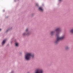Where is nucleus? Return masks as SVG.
Masks as SVG:
<instances>
[{
	"instance_id": "nucleus-2",
	"label": "nucleus",
	"mask_w": 73,
	"mask_h": 73,
	"mask_svg": "<svg viewBox=\"0 0 73 73\" xmlns=\"http://www.w3.org/2000/svg\"><path fill=\"white\" fill-rule=\"evenodd\" d=\"M34 56V55H32L31 53H28L25 56V58L27 60H29L32 57L33 58Z\"/></svg>"
},
{
	"instance_id": "nucleus-8",
	"label": "nucleus",
	"mask_w": 73,
	"mask_h": 73,
	"mask_svg": "<svg viewBox=\"0 0 73 73\" xmlns=\"http://www.w3.org/2000/svg\"><path fill=\"white\" fill-rule=\"evenodd\" d=\"M15 45L16 46H18V45H19V44L17 42H16L15 43Z\"/></svg>"
},
{
	"instance_id": "nucleus-4",
	"label": "nucleus",
	"mask_w": 73,
	"mask_h": 73,
	"mask_svg": "<svg viewBox=\"0 0 73 73\" xmlns=\"http://www.w3.org/2000/svg\"><path fill=\"white\" fill-rule=\"evenodd\" d=\"M28 29H26V32H27V34H26L27 35H29V34H30V33L28 32Z\"/></svg>"
},
{
	"instance_id": "nucleus-7",
	"label": "nucleus",
	"mask_w": 73,
	"mask_h": 73,
	"mask_svg": "<svg viewBox=\"0 0 73 73\" xmlns=\"http://www.w3.org/2000/svg\"><path fill=\"white\" fill-rule=\"evenodd\" d=\"M70 33H73V28L72 29L70 30Z\"/></svg>"
},
{
	"instance_id": "nucleus-1",
	"label": "nucleus",
	"mask_w": 73,
	"mask_h": 73,
	"mask_svg": "<svg viewBox=\"0 0 73 73\" xmlns=\"http://www.w3.org/2000/svg\"><path fill=\"white\" fill-rule=\"evenodd\" d=\"M61 30L60 28H58L57 29H56L54 31H51L50 33V35L51 36H53L54 35V34L55 33V32H56V36H57L56 40L55 42L56 44L58 43V42L60 41V40H64L65 38V36L63 35L61 37H60L59 36V34L61 32Z\"/></svg>"
},
{
	"instance_id": "nucleus-9",
	"label": "nucleus",
	"mask_w": 73,
	"mask_h": 73,
	"mask_svg": "<svg viewBox=\"0 0 73 73\" xmlns=\"http://www.w3.org/2000/svg\"><path fill=\"white\" fill-rule=\"evenodd\" d=\"M69 49V48H68V47H66V50H68V49Z\"/></svg>"
},
{
	"instance_id": "nucleus-6",
	"label": "nucleus",
	"mask_w": 73,
	"mask_h": 73,
	"mask_svg": "<svg viewBox=\"0 0 73 73\" xmlns=\"http://www.w3.org/2000/svg\"><path fill=\"white\" fill-rule=\"evenodd\" d=\"M6 41V40H3V41L2 42V45H4V44L5 43Z\"/></svg>"
},
{
	"instance_id": "nucleus-11",
	"label": "nucleus",
	"mask_w": 73,
	"mask_h": 73,
	"mask_svg": "<svg viewBox=\"0 0 73 73\" xmlns=\"http://www.w3.org/2000/svg\"><path fill=\"white\" fill-rule=\"evenodd\" d=\"M61 0H59V1H61Z\"/></svg>"
},
{
	"instance_id": "nucleus-10",
	"label": "nucleus",
	"mask_w": 73,
	"mask_h": 73,
	"mask_svg": "<svg viewBox=\"0 0 73 73\" xmlns=\"http://www.w3.org/2000/svg\"><path fill=\"white\" fill-rule=\"evenodd\" d=\"M23 36H24L25 35H26V34H25V33H23Z\"/></svg>"
},
{
	"instance_id": "nucleus-5",
	"label": "nucleus",
	"mask_w": 73,
	"mask_h": 73,
	"mask_svg": "<svg viewBox=\"0 0 73 73\" xmlns=\"http://www.w3.org/2000/svg\"><path fill=\"white\" fill-rule=\"evenodd\" d=\"M39 10H40V11H43V9H42V7H40L39 8Z\"/></svg>"
},
{
	"instance_id": "nucleus-3",
	"label": "nucleus",
	"mask_w": 73,
	"mask_h": 73,
	"mask_svg": "<svg viewBox=\"0 0 73 73\" xmlns=\"http://www.w3.org/2000/svg\"><path fill=\"white\" fill-rule=\"evenodd\" d=\"M35 73H43V70L41 69H37Z\"/></svg>"
},
{
	"instance_id": "nucleus-12",
	"label": "nucleus",
	"mask_w": 73,
	"mask_h": 73,
	"mask_svg": "<svg viewBox=\"0 0 73 73\" xmlns=\"http://www.w3.org/2000/svg\"><path fill=\"white\" fill-rule=\"evenodd\" d=\"M0 31H1V29H0Z\"/></svg>"
}]
</instances>
